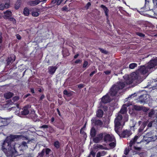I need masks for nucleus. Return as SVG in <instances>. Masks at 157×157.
<instances>
[{
    "instance_id": "7c9ffc66",
    "label": "nucleus",
    "mask_w": 157,
    "mask_h": 157,
    "mask_svg": "<svg viewBox=\"0 0 157 157\" xmlns=\"http://www.w3.org/2000/svg\"><path fill=\"white\" fill-rule=\"evenodd\" d=\"M54 145L57 149H58L60 147V144L59 141H56L54 143Z\"/></svg>"
},
{
    "instance_id": "69168bd1",
    "label": "nucleus",
    "mask_w": 157,
    "mask_h": 157,
    "mask_svg": "<svg viewBox=\"0 0 157 157\" xmlns=\"http://www.w3.org/2000/svg\"><path fill=\"white\" fill-rule=\"evenodd\" d=\"M80 133L82 135V134H85V132L82 129H81L80 130Z\"/></svg>"
},
{
    "instance_id": "f257e3e1",
    "label": "nucleus",
    "mask_w": 157,
    "mask_h": 157,
    "mask_svg": "<svg viewBox=\"0 0 157 157\" xmlns=\"http://www.w3.org/2000/svg\"><path fill=\"white\" fill-rule=\"evenodd\" d=\"M157 66V58H155L151 60L147 64L140 66L137 72L133 74L132 80L128 79L127 83L130 84L136 79L142 81L153 71L154 68L155 69V67Z\"/></svg>"
},
{
    "instance_id": "0eeeda50",
    "label": "nucleus",
    "mask_w": 157,
    "mask_h": 157,
    "mask_svg": "<svg viewBox=\"0 0 157 157\" xmlns=\"http://www.w3.org/2000/svg\"><path fill=\"white\" fill-rule=\"evenodd\" d=\"M22 111L21 112V115H26L29 114H30V111L31 112L32 109H31V105H27L24 106L22 109Z\"/></svg>"
},
{
    "instance_id": "39448f33",
    "label": "nucleus",
    "mask_w": 157,
    "mask_h": 157,
    "mask_svg": "<svg viewBox=\"0 0 157 157\" xmlns=\"http://www.w3.org/2000/svg\"><path fill=\"white\" fill-rule=\"evenodd\" d=\"M150 101L149 96L146 94H143L139 96V98L136 99V102H140L141 104H144L147 103Z\"/></svg>"
},
{
    "instance_id": "a19ab883",
    "label": "nucleus",
    "mask_w": 157,
    "mask_h": 157,
    "mask_svg": "<svg viewBox=\"0 0 157 157\" xmlns=\"http://www.w3.org/2000/svg\"><path fill=\"white\" fill-rule=\"evenodd\" d=\"M141 9L142 10H143V11H148L150 10V9L149 8H146V6L145 5V6L141 8Z\"/></svg>"
},
{
    "instance_id": "a18cd8bd",
    "label": "nucleus",
    "mask_w": 157,
    "mask_h": 157,
    "mask_svg": "<svg viewBox=\"0 0 157 157\" xmlns=\"http://www.w3.org/2000/svg\"><path fill=\"white\" fill-rule=\"evenodd\" d=\"M99 50L102 53H103L105 54H106L107 53V52L104 49H103L102 48H99Z\"/></svg>"
},
{
    "instance_id": "ddd939ff",
    "label": "nucleus",
    "mask_w": 157,
    "mask_h": 157,
    "mask_svg": "<svg viewBox=\"0 0 157 157\" xmlns=\"http://www.w3.org/2000/svg\"><path fill=\"white\" fill-rule=\"evenodd\" d=\"M110 99L109 96V94H106L101 98V101L104 103H106L110 101Z\"/></svg>"
},
{
    "instance_id": "aec40b11",
    "label": "nucleus",
    "mask_w": 157,
    "mask_h": 157,
    "mask_svg": "<svg viewBox=\"0 0 157 157\" xmlns=\"http://www.w3.org/2000/svg\"><path fill=\"white\" fill-rule=\"evenodd\" d=\"M96 131L94 127H92L91 128L90 133L91 137H94L96 135Z\"/></svg>"
},
{
    "instance_id": "f704fd0d",
    "label": "nucleus",
    "mask_w": 157,
    "mask_h": 157,
    "mask_svg": "<svg viewBox=\"0 0 157 157\" xmlns=\"http://www.w3.org/2000/svg\"><path fill=\"white\" fill-rule=\"evenodd\" d=\"M141 110H142L145 112H147L149 110V108L145 106H141Z\"/></svg>"
},
{
    "instance_id": "680f3d73",
    "label": "nucleus",
    "mask_w": 157,
    "mask_h": 157,
    "mask_svg": "<svg viewBox=\"0 0 157 157\" xmlns=\"http://www.w3.org/2000/svg\"><path fill=\"white\" fill-rule=\"evenodd\" d=\"M84 87V85L82 84H80L78 85V87L79 88H81Z\"/></svg>"
},
{
    "instance_id": "4c0bfd02",
    "label": "nucleus",
    "mask_w": 157,
    "mask_h": 157,
    "mask_svg": "<svg viewBox=\"0 0 157 157\" xmlns=\"http://www.w3.org/2000/svg\"><path fill=\"white\" fill-rule=\"evenodd\" d=\"M45 151L46 155H49V153L51 151V150L49 148H45L44 149V151Z\"/></svg>"
},
{
    "instance_id": "09e8293b",
    "label": "nucleus",
    "mask_w": 157,
    "mask_h": 157,
    "mask_svg": "<svg viewBox=\"0 0 157 157\" xmlns=\"http://www.w3.org/2000/svg\"><path fill=\"white\" fill-rule=\"evenodd\" d=\"M88 62L87 61H85L84 62V63L83 65V67H86L88 65Z\"/></svg>"
},
{
    "instance_id": "338daca9",
    "label": "nucleus",
    "mask_w": 157,
    "mask_h": 157,
    "mask_svg": "<svg viewBox=\"0 0 157 157\" xmlns=\"http://www.w3.org/2000/svg\"><path fill=\"white\" fill-rule=\"evenodd\" d=\"M101 153L100 152H98L96 155V157H100L101 156Z\"/></svg>"
},
{
    "instance_id": "c9c22d12",
    "label": "nucleus",
    "mask_w": 157,
    "mask_h": 157,
    "mask_svg": "<svg viewBox=\"0 0 157 157\" xmlns=\"http://www.w3.org/2000/svg\"><path fill=\"white\" fill-rule=\"evenodd\" d=\"M155 112L153 110H151L148 113V116L149 117H152L154 115Z\"/></svg>"
},
{
    "instance_id": "c85d7f7f",
    "label": "nucleus",
    "mask_w": 157,
    "mask_h": 157,
    "mask_svg": "<svg viewBox=\"0 0 157 157\" xmlns=\"http://www.w3.org/2000/svg\"><path fill=\"white\" fill-rule=\"evenodd\" d=\"M141 105H134L133 108L136 110L139 111H141Z\"/></svg>"
},
{
    "instance_id": "f3484780",
    "label": "nucleus",
    "mask_w": 157,
    "mask_h": 157,
    "mask_svg": "<svg viewBox=\"0 0 157 157\" xmlns=\"http://www.w3.org/2000/svg\"><path fill=\"white\" fill-rule=\"evenodd\" d=\"M157 125V120H155L149 122L147 125V127L148 128H151L152 127L155 126Z\"/></svg>"
},
{
    "instance_id": "7ed1b4c3",
    "label": "nucleus",
    "mask_w": 157,
    "mask_h": 157,
    "mask_svg": "<svg viewBox=\"0 0 157 157\" xmlns=\"http://www.w3.org/2000/svg\"><path fill=\"white\" fill-rule=\"evenodd\" d=\"M10 138H9V139ZM17 138H6L2 147V150L8 157H13L18 155V153L15 147L14 141Z\"/></svg>"
},
{
    "instance_id": "2eb2a0df",
    "label": "nucleus",
    "mask_w": 157,
    "mask_h": 157,
    "mask_svg": "<svg viewBox=\"0 0 157 157\" xmlns=\"http://www.w3.org/2000/svg\"><path fill=\"white\" fill-rule=\"evenodd\" d=\"M57 67L56 66H50L48 68V71L51 75H53L55 72Z\"/></svg>"
},
{
    "instance_id": "9b49d317",
    "label": "nucleus",
    "mask_w": 157,
    "mask_h": 157,
    "mask_svg": "<svg viewBox=\"0 0 157 157\" xmlns=\"http://www.w3.org/2000/svg\"><path fill=\"white\" fill-rule=\"evenodd\" d=\"M100 7L101 8H102L104 10L105 14V15L106 17V18L108 19L109 17V10L105 6L103 5H101Z\"/></svg>"
},
{
    "instance_id": "4be33fe9",
    "label": "nucleus",
    "mask_w": 157,
    "mask_h": 157,
    "mask_svg": "<svg viewBox=\"0 0 157 157\" xmlns=\"http://www.w3.org/2000/svg\"><path fill=\"white\" fill-rule=\"evenodd\" d=\"M38 0H35L33 1H31L28 2V4L31 6H34L36 5L39 4Z\"/></svg>"
},
{
    "instance_id": "8fccbe9b",
    "label": "nucleus",
    "mask_w": 157,
    "mask_h": 157,
    "mask_svg": "<svg viewBox=\"0 0 157 157\" xmlns=\"http://www.w3.org/2000/svg\"><path fill=\"white\" fill-rule=\"evenodd\" d=\"M4 5L5 8L7 9L9 8L10 6V4L9 3H6L5 5Z\"/></svg>"
},
{
    "instance_id": "c03bdc74",
    "label": "nucleus",
    "mask_w": 157,
    "mask_h": 157,
    "mask_svg": "<svg viewBox=\"0 0 157 157\" xmlns=\"http://www.w3.org/2000/svg\"><path fill=\"white\" fill-rule=\"evenodd\" d=\"M136 34L137 35L142 37H144L145 36V35L144 34L139 32L136 33Z\"/></svg>"
},
{
    "instance_id": "6ab92c4d",
    "label": "nucleus",
    "mask_w": 157,
    "mask_h": 157,
    "mask_svg": "<svg viewBox=\"0 0 157 157\" xmlns=\"http://www.w3.org/2000/svg\"><path fill=\"white\" fill-rule=\"evenodd\" d=\"M14 95L13 93L8 92L4 93V98L6 99H9L12 97Z\"/></svg>"
},
{
    "instance_id": "ea45409f",
    "label": "nucleus",
    "mask_w": 157,
    "mask_h": 157,
    "mask_svg": "<svg viewBox=\"0 0 157 157\" xmlns=\"http://www.w3.org/2000/svg\"><path fill=\"white\" fill-rule=\"evenodd\" d=\"M44 149H43L41 152L38 153L39 155L41 157H42L44 155Z\"/></svg>"
},
{
    "instance_id": "bb28decb",
    "label": "nucleus",
    "mask_w": 157,
    "mask_h": 157,
    "mask_svg": "<svg viewBox=\"0 0 157 157\" xmlns=\"http://www.w3.org/2000/svg\"><path fill=\"white\" fill-rule=\"evenodd\" d=\"M7 137H25L23 136H22L21 134L19 135H13L12 134L10 135Z\"/></svg>"
},
{
    "instance_id": "20e7f679",
    "label": "nucleus",
    "mask_w": 157,
    "mask_h": 157,
    "mask_svg": "<svg viewBox=\"0 0 157 157\" xmlns=\"http://www.w3.org/2000/svg\"><path fill=\"white\" fill-rule=\"evenodd\" d=\"M123 78L124 79V81H120L117 83V85H114L111 87L110 90V91L109 92V94L111 96H115L119 90L122 89L124 87L125 84H130L132 82L128 84L127 83V82L128 79L131 80L132 79V76L129 77L128 75H125L123 76Z\"/></svg>"
},
{
    "instance_id": "603ef678",
    "label": "nucleus",
    "mask_w": 157,
    "mask_h": 157,
    "mask_svg": "<svg viewBox=\"0 0 157 157\" xmlns=\"http://www.w3.org/2000/svg\"><path fill=\"white\" fill-rule=\"evenodd\" d=\"M90 155H92L93 157L95 155V153L93 151H91L90 152Z\"/></svg>"
},
{
    "instance_id": "bf43d9fd",
    "label": "nucleus",
    "mask_w": 157,
    "mask_h": 157,
    "mask_svg": "<svg viewBox=\"0 0 157 157\" xmlns=\"http://www.w3.org/2000/svg\"><path fill=\"white\" fill-rule=\"evenodd\" d=\"M16 36L18 40H20L21 38V36L19 34H16Z\"/></svg>"
},
{
    "instance_id": "3c124183",
    "label": "nucleus",
    "mask_w": 157,
    "mask_h": 157,
    "mask_svg": "<svg viewBox=\"0 0 157 157\" xmlns=\"http://www.w3.org/2000/svg\"><path fill=\"white\" fill-rule=\"evenodd\" d=\"M63 1V0H58L57 2L56 3V4L57 5H60Z\"/></svg>"
},
{
    "instance_id": "6e6552de",
    "label": "nucleus",
    "mask_w": 157,
    "mask_h": 157,
    "mask_svg": "<svg viewBox=\"0 0 157 157\" xmlns=\"http://www.w3.org/2000/svg\"><path fill=\"white\" fill-rule=\"evenodd\" d=\"M115 138H104V140L105 142L107 143V141L111 142L114 141L113 142H110L109 144V145L112 148H114L116 145V141Z\"/></svg>"
},
{
    "instance_id": "052dcab7",
    "label": "nucleus",
    "mask_w": 157,
    "mask_h": 157,
    "mask_svg": "<svg viewBox=\"0 0 157 157\" xmlns=\"http://www.w3.org/2000/svg\"><path fill=\"white\" fill-rule=\"evenodd\" d=\"M45 96L44 94H42L40 98V100H42L44 98Z\"/></svg>"
},
{
    "instance_id": "5fc2aeb1",
    "label": "nucleus",
    "mask_w": 157,
    "mask_h": 157,
    "mask_svg": "<svg viewBox=\"0 0 157 157\" xmlns=\"http://www.w3.org/2000/svg\"><path fill=\"white\" fill-rule=\"evenodd\" d=\"M62 10L63 11H67L68 10V8L67 6H64L62 9Z\"/></svg>"
},
{
    "instance_id": "864d4df0",
    "label": "nucleus",
    "mask_w": 157,
    "mask_h": 157,
    "mask_svg": "<svg viewBox=\"0 0 157 157\" xmlns=\"http://www.w3.org/2000/svg\"><path fill=\"white\" fill-rule=\"evenodd\" d=\"M5 8L4 4H1L0 5V10H2Z\"/></svg>"
},
{
    "instance_id": "423d86ee",
    "label": "nucleus",
    "mask_w": 157,
    "mask_h": 157,
    "mask_svg": "<svg viewBox=\"0 0 157 157\" xmlns=\"http://www.w3.org/2000/svg\"><path fill=\"white\" fill-rule=\"evenodd\" d=\"M123 126H121V127L117 130V132L115 130L116 132L121 137H128L130 136L132 134V133L131 131L128 130L127 129L124 131L121 134L120 133L119 131L120 129V128Z\"/></svg>"
},
{
    "instance_id": "58836bf2",
    "label": "nucleus",
    "mask_w": 157,
    "mask_h": 157,
    "mask_svg": "<svg viewBox=\"0 0 157 157\" xmlns=\"http://www.w3.org/2000/svg\"><path fill=\"white\" fill-rule=\"evenodd\" d=\"M129 150L128 148L126 147L124 151V154L125 155H127L129 152Z\"/></svg>"
},
{
    "instance_id": "5701e85b",
    "label": "nucleus",
    "mask_w": 157,
    "mask_h": 157,
    "mask_svg": "<svg viewBox=\"0 0 157 157\" xmlns=\"http://www.w3.org/2000/svg\"><path fill=\"white\" fill-rule=\"evenodd\" d=\"M7 118H4L3 119L0 118L1 121L2 123L3 126H6L9 123V122L6 120Z\"/></svg>"
},
{
    "instance_id": "2f4dec72",
    "label": "nucleus",
    "mask_w": 157,
    "mask_h": 157,
    "mask_svg": "<svg viewBox=\"0 0 157 157\" xmlns=\"http://www.w3.org/2000/svg\"><path fill=\"white\" fill-rule=\"evenodd\" d=\"M95 148H99L101 149H105V150L107 149V148H104L102 145H100V144H97V145L95 147Z\"/></svg>"
},
{
    "instance_id": "b1692460",
    "label": "nucleus",
    "mask_w": 157,
    "mask_h": 157,
    "mask_svg": "<svg viewBox=\"0 0 157 157\" xmlns=\"http://www.w3.org/2000/svg\"><path fill=\"white\" fill-rule=\"evenodd\" d=\"M4 17L7 18L10 17L12 15V13L10 11H7L4 12Z\"/></svg>"
},
{
    "instance_id": "412c9836",
    "label": "nucleus",
    "mask_w": 157,
    "mask_h": 157,
    "mask_svg": "<svg viewBox=\"0 0 157 157\" xmlns=\"http://www.w3.org/2000/svg\"><path fill=\"white\" fill-rule=\"evenodd\" d=\"M103 115V111L101 109H98L96 112V116L99 118L101 117Z\"/></svg>"
},
{
    "instance_id": "4d7b16f0",
    "label": "nucleus",
    "mask_w": 157,
    "mask_h": 157,
    "mask_svg": "<svg viewBox=\"0 0 157 157\" xmlns=\"http://www.w3.org/2000/svg\"><path fill=\"white\" fill-rule=\"evenodd\" d=\"M96 71H94L91 72V73L90 74V76H92L94 74L96 73Z\"/></svg>"
},
{
    "instance_id": "1a4fd4ad",
    "label": "nucleus",
    "mask_w": 157,
    "mask_h": 157,
    "mask_svg": "<svg viewBox=\"0 0 157 157\" xmlns=\"http://www.w3.org/2000/svg\"><path fill=\"white\" fill-rule=\"evenodd\" d=\"M91 121L92 124L95 125L101 126L103 124L101 121L97 120L96 117L93 118Z\"/></svg>"
},
{
    "instance_id": "393cba45",
    "label": "nucleus",
    "mask_w": 157,
    "mask_h": 157,
    "mask_svg": "<svg viewBox=\"0 0 157 157\" xmlns=\"http://www.w3.org/2000/svg\"><path fill=\"white\" fill-rule=\"evenodd\" d=\"M138 138H133V139H132L129 142V146L131 147L132 145L136 141Z\"/></svg>"
},
{
    "instance_id": "72a5a7b5",
    "label": "nucleus",
    "mask_w": 157,
    "mask_h": 157,
    "mask_svg": "<svg viewBox=\"0 0 157 157\" xmlns=\"http://www.w3.org/2000/svg\"><path fill=\"white\" fill-rule=\"evenodd\" d=\"M137 66V64L136 63H132L129 65V68L131 69H133Z\"/></svg>"
},
{
    "instance_id": "49530a36",
    "label": "nucleus",
    "mask_w": 157,
    "mask_h": 157,
    "mask_svg": "<svg viewBox=\"0 0 157 157\" xmlns=\"http://www.w3.org/2000/svg\"><path fill=\"white\" fill-rule=\"evenodd\" d=\"M48 128V126L47 125H44L40 127V128H43L44 129H47Z\"/></svg>"
},
{
    "instance_id": "f03ea898",
    "label": "nucleus",
    "mask_w": 157,
    "mask_h": 157,
    "mask_svg": "<svg viewBox=\"0 0 157 157\" xmlns=\"http://www.w3.org/2000/svg\"><path fill=\"white\" fill-rule=\"evenodd\" d=\"M131 103H127L123 105L120 111L119 112L114 121L115 130L117 132V130L121 126H123L125 122L128 121V116L126 114L127 107L131 105Z\"/></svg>"
},
{
    "instance_id": "a878e982",
    "label": "nucleus",
    "mask_w": 157,
    "mask_h": 157,
    "mask_svg": "<svg viewBox=\"0 0 157 157\" xmlns=\"http://www.w3.org/2000/svg\"><path fill=\"white\" fill-rule=\"evenodd\" d=\"M23 13L26 16H28L29 15V10L28 8L26 7L24 9Z\"/></svg>"
},
{
    "instance_id": "9d476101",
    "label": "nucleus",
    "mask_w": 157,
    "mask_h": 157,
    "mask_svg": "<svg viewBox=\"0 0 157 157\" xmlns=\"http://www.w3.org/2000/svg\"><path fill=\"white\" fill-rule=\"evenodd\" d=\"M144 138H143V139L140 141V142H137V144H139L140 143H144L145 144H147L148 143H149L151 141H155L157 139V138H149L150 139L149 140L148 139H144Z\"/></svg>"
},
{
    "instance_id": "473e14b6",
    "label": "nucleus",
    "mask_w": 157,
    "mask_h": 157,
    "mask_svg": "<svg viewBox=\"0 0 157 157\" xmlns=\"http://www.w3.org/2000/svg\"><path fill=\"white\" fill-rule=\"evenodd\" d=\"M25 139H24V140H28V141H27V143H26L25 142V141H23L22 143V144L25 147L26 146H27V143H29L30 142H32L31 140H28V138H25Z\"/></svg>"
},
{
    "instance_id": "4468645a",
    "label": "nucleus",
    "mask_w": 157,
    "mask_h": 157,
    "mask_svg": "<svg viewBox=\"0 0 157 157\" xmlns=\"http://www.w3.org/2000/svg\"><path fill=\"white\" fill-rule=\"evenodd\" d=\"M15 59V56H14L13 55L10 57H8L6 60L7 61V65H10L14 61Z\"/></svg>"
},
{
    "instance_id": "79ce46f5",
    "label": "nucleus",
    "mask_w": 157,
    "mask_h": 157,
    "mask_svg": "<svg viewBox=\"0 0 157 157\" xmlns=\"http://www.w3.org/2000/svg\"><path fill=\"white\" fill-rule=\"evenodd\" d=\"M19 99V96H15L12 98V100L13 102L17 101Z\"/></svg>"
},
{
    "instance_id": "dca6fc26",
    "label": "nucleus",
    "mask_w": 157,
    "mask_h": 157,
    "mask_svg": "<svg viewBox=\"0 0 157 157\" xmlns=\"http://www.w3.org/2000/svg\"><path fill=\"white\" fill-rule=\"evenodd\" d=\"M148 122L149 121L148 120H147V121H144L143 123L140 126V128L139 129L138 131L139 132H143L144 128L146 126Z\"/></svg>"
},
{
    "instance_id": "0e129e2a",
    "label": "nucleus",
    "mask_w": 157,
    "mask_h": 157,
    "mask_svg": "<svg viewBox=\"0 0 157 157\" xmlns=\"http://www.w3.org/2000/svg\"><path fill=\"white\" fill-rule=\"evenodd\" d=\"M58 0H52L51 2L52 4H54L56 2H57Z\"/></svg>"
},
{
    "instance_id": "37998d69",
    "label": "nucleus",
    "mask_w": 157,
    "mask_h": 157,
    "mask_svg": "<svg viewBox=\"0 0 157 157\" xmlns=\"http://www.w3.org/2000/svg\"><path fill=\"white\" fill-rule=\"evenodd\" d=\"M32 15L34 17H37L39 16V13L36 12H33L32 13Z\"/></svg>"
},
{
    "instance_id": "f8f14e48",
    "label": "nucleus",
    "mask_w": 157,
    "mask_h": 157,
    "mask_svg": "<svg viewBox=\"0 0 157 157\" xmlns=\"http://www.w3.org/2000/svg\"><path fill=\"white\" fill-rule=\"evenodd\" d=\"M113 137L114 136L112 134H107L105 132L100 133L98 137Z\"/></svg>"
},
{
    "instance_id": "13d9d810",
    "label": "nucleus",
    "mask_w": 157,
    "mask_h": 157,
    "mask_svg": "<svg viewBox=\"0 0 157 157\" xmlns=\"http://www.w3.org/2000/svg\"><path fill=\"white\" fill-rule=\"evenodd\" d=\"M111 72V71H105L104 72V73L106 75H109L110 73Z\"/></svg>"
},
{
    "instance_id": "cd10ccee",
    "label": "nucleus",
    "mask_w": 157,
    "mask_h": 157,
    "mask_svg": "<svg viewBox=\"0 0 157 157\" xmlns=\"http://www.w3.org/2000/svg\"><path fill=\"white\" fill-rule=\"evenodd\" d=\"M90 138L91 139V138ZM102 138H92L93 141L96 143L99 142L101 140H102Z\"/></svg>"
},
{
    "instance_id": "a211bd4d",
    "label": "nucleus",
    "mask_w": 157,
    "mask_h": 157,
    "mask_svg": "<svg viewBox=\"0 0 157 157\" xmlns=\"http://www.w3.org/2000/svg\"><path fill=\"white\" fill-rule=\"evenodd\" d=\"M30 117L34 121H36L37 117V115L35 113V111L34 110L31 111L30 113Z\"/></svg>"
},
{
    "instance_id": "e2e57ef3",
    "label": "nucleus",
    "mask_w": 157,
    "mask_h": 157,
    "mask_svg": "<svg viewBox=\"0 0 157 157\" xmlns=\"http://www.w3.org/2000/svg\"><path fill=\"white\" fill-rule=\"evenodd\" d=\"M134 148L135 150L138 151H140L141 149V148L140 147H134Z\"/></svg>"
},
{
    "instance_id": "c756f323",
    "label": "nucleus",
    "mask_w": 157,
    "mask_h": 157,
    "mask_svg": "<svg viewBox=\"0 0 157 157\" xmlns=\"http://www.w3.org/2000/svg\"><path fill=\"white\" fill-rule=\"evenodd\" d=\"M63 93L64 94L67 95L68 97H70L72 95V94L66 90H65L63 91Z\"/></svg>"
},
{
    "instance_id": "de8ad7c7",
    "label": "nucleus",
    "mask_w": 157,
    "mask_h": 157,
    "mask_svg": "<svg viewBox=\"0 0 157 157\" xmlns=\"http://www.w3.org/2000/svg\"><path fill=\"white\" fill-rule=\"evenodd\" d=\"M91 5V4L90 2H88L85 6V8L86 9V10L88 9L89 7Z\"/></svg>"
},
{
    "instance_id": "6e6d98bb",
    "label": "nucleus",
    "mask_w": 157,
    "mask_h": 157,
    "mask_svg": "<svg viewBox=\"0 0 157 157\" xmlns=\"http://www.w3.org/2000/svg\"><path fill=\"white\" fill-rule=\"evenodd\" d=\"M2 42V37L1 34H0V45L1 44Z\"/></svg>"
},
{
    "instance_id": "774afa93",
    "label": "nucleus",
    "mask_w": 157,
    "mask_h": 157,
    "mask_svg": "<svg viewBox=\"0 0 157 157\" xmlns=\"http://www.w3.org/2000/svg\"><path fill=\"white\" fill-rule=\"evenodd\" d=\"M81 62V61L80 59H78L75 61V63H80Z\"/></svg>"
},
{
    "instance_id": "e433bc0d",
    "label": "nucleus",
    "mask_w": 157,
    "mask_h": 157,
    "mask_svg": "<svg viewBox=\"0 0 157 157\" xmlns=\"http://www.w3.org/2000/svg\"><path fill=\"white\" fill-rule=\"evenodd\" d=\"M20 4L18 1H17L15 5V8L16 9H18L20 7Z\"/></svg>"
}]
</instances>
